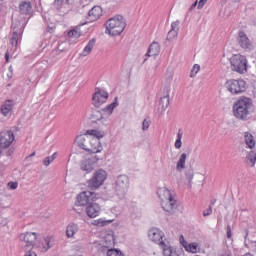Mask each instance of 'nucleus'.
I'll return each mask as SVG.
<instances>
[{
  "label": "nucleus",
  "instance_id": "obj_36",
  "mask_svg": "<svg viewBox=\"0 0 256 256\" xmlns=\"http://www.w3.org/2000/svg\"><path fill=\"white\" fill-rule=\"evenodd\" d=\"M183 138V134L181 133V130H179L178 134H177V139L175 142V148L176 149H181L183 142H181V139Z\"/></svg>",
  "mask_w": 256,
  "mask_h": 256
},
{
  "label": "nucleus",
  "instance_id": "obj_54",
  "mask_svg": "<svg viewBox=\"0 0 256 256\" xmlns=\"http://www.w3.org/2000/svg\"><path fill=\"white\" fill-rule=\"evenodd\" d=\"M197 3L198 1L196 0L190 7V11H193V9H195V7H197Z\"/></svg>",
  "mask_w": 256,
  "mask_h": 256
},
{
  "label": "nucleus",
  "instance_id": "obj_25",
  "mask_svg": "<svg viewBox=\"0 0 256 256\" xmlns=\"http://www.w3.org/2000/svg\"><path fill=\"white\" fill-rule=\"evenodd\" d=\"M244 141L249 149H255V138L250 132L244 133Z\"/></svg>",
  "mask_w": 256,
  "mask_h": 256
},
{
  "label": "nucleus",
  "instance_id": "obj_35",
  "mask_svg": "<svg viewBox=\"0 0 256 256\" xmlns=\"http://www.w3.org/2000/svg\"><path fill=\"white\" fill-rule=\"evenodd\" d=\"M56 157H57V153H54L51 156L46 157L43 161L45 167H49L51 165V163H53V161H55Z\"/></svg>",
  "mask_w": 256,
  "mask_h": 256
},
{
  "label": "nucleus",
  "instance_id": "obj_45",
  "mask_svg": "<svg viewBox=\"0 0 256 256\" xmlns=\"http://www.w3.org/2000/svg\"><path fill=\"white\" fill-rule=\"evenodd\" d=\"M7 187H8V189H11V191H15V189H17V187H19V183L8 182Z\"/></svg>",
  "mask_w": 256,
  "mask_h": 256
},
{
  "label": "nucleus",
  "instance_id": "obj_47",
  "mask_svg": "<svg viewBox=\"0 0 256 256\" xmlns=\"http://www.w3.org/2000/svg\"><path fill=\"white\" fill-rule=\"evenodd\" d=\"M25 255L24 256H37V253L33 251V248L24 249Z\"/></svg>",
  "mask_w": 256,
  "mask_h": 256
},
{
  "label": "nucleus",
  "instance_id": "obj_11",
  "mask_svg": "<svg viewBox=\"0 0 256 256\" xmlns=\"http://www.w3.org/2000/svg\"><path fill=\"white\" fill-rule=\"evenodd\" d=\"M19 239L26 244L23 249H33L35 247V241H37V233L25 232L19 235Z\"/></svg>",
  "mask_w": 256,
  "mask_h": 256
},
{
  "label": "nucleus",
  "instance_id": "obj_7",
  "mask_svg": "<svg viewBox=\"0 0 256 256\" xmlns=\"http://www.w3.org/2000/svg\"><path fill=\"white\" fill-rule=\"evenodd\" d=\"M99 196L97 193L91 191H83L76 197V205L78 207H85L87 208L91 203L97 201Z\"/></svg>",
  "mask_w": 256,
  "mask_h": 256
},
{
  "label": "nucleus",
  "instance_id": "obj_58",
  "mask_svg": "<svg viewBox=\"0 0 256 256\" xmlns=\"http://www.w3.org/2000/svg\"><path fill=\"white\" fill-rule=\"evenodd\" d=\"M29 157H35V152H33L32 154H30L28 157H26V159H29Z\"/></svg>",
  "mask_w": 256,
  "mask_h": 256
},
{
  "label": "nucleus",
  "instance_id": "obj_10",
  "mask_svg": "<svg viewBox=\"0 0 256 256\" xmlns=\"http://www.w3.org/2000/svg\"><path fill=\"white\" fill-rule=\"evenodd\" d=\"M236 39H237V43H238L239 47H241V49H244V51H253V49H254L253 42H251V40H249V37L247 36L245 31L240 30L238 32V36Z\"/></svg>",
  "mask_w": 256,
  "mask_h": 256
},
{
  "label": "nucleus",
  "instance_id": "obj_64",
  "mask_svg": "<svg viewBox=\"0 0 256 256\" xmlns=\"http://www.w3.org/2000/svg\"><path fill=\"white\" fill-rule=\"evenodd\" d=\"M13 29L15 30V24H12Z\"/></svg>",
  "mask_w": 256,
  "mask_h": 256
},
{
  "label": "nucleus",
  "instance_id": "obj_41",
  "mask_svg": "<svg viewBox=\"0 0 256 256\" xmlns=\"http://www.w3.org/2000/svg\"><path fill=\"white\" fill-rule=\"evenodd\" d=\"M197 244H195V243H190L189 245H188V247H186V251L188 252V253H197Z\"/></svg>",
  "mask_w": 256,
  "mask_h": 256
},
{
  "label": "nucleus",
  "instance_id": "obj_29",
  "mask_svg": "<svg viewBox=\"0 0 256 256\" xmlns=\"http://www.w3.org/2000/svg\"><path fill=\"white\" fill-rule=\"evenodd\" d=\"M118 106H119V101L117 97H115L114 101L108 106H106L105 108H103L102 111H104V113H109V115H112L113 111L115 110V107H118Z\"/></svg>",
  "mask_w": 256,
  "mask_h": 256
},
{
  "label": "nucleus",
  "instance_id": "obj_63",
  "mask_svg": "<svg viewBox=\"0 0 256 256\" xmlns=\"http://www.w3.org/2000/svg\"><path fill=\"white\" fill-rule=\"evenodd\" d=\"M2 225H7V220H4V222H2Z\"/></svg>",
  "mask_w": 256,
  "mask_h": 256
},
{
  "label": "nucleus",
  "instance_id": "obj_22",
  "mask_svg": "<svg viewBox=\"0 0 256 256\" xmlns=\"http://www.w3.org/2000/svg\"><path fill=\"white\" fill-rule=\"evenodd\" d=\"M15 106V102L13 100H7L2 106H1V113L4 115V117H7L11 111H13V107Z\"/></svg>",
  "mask_w": 256,
  "mask_h": 256
},
{
  "label": "nucleus",
  "instance_id": "obj_3",
  "mask_svg": "<svg viewBox=\"0 0 256 256\" xmlns=\"http://www.w3.org/2000/svg\"><path fill=\"white\" fill-rule=\"evenodd\" d=\"M105 25L106 33H108V35H111L112 37L121 35L122 32L125 31V27H127L125 18H123V16L121 15L110 18Z\"/></svg>",
  "mask_w": 256,
  "mask_h": 256
},
{
  "label": "nucleus",
  "instance_id": "obj_21",
  "mask_svg": "<svg viewBox=\"0 0 256 256\" xmlns=\"http://www.w3.org/2000/svg\"><path fill=\"white\" fill-rule=\"evenodd\" d=\"M102 15L101 7L94 6L89 12H88V19L89 21H97L99 17Z\"/></svg>",
  "mask_w": 256,
  "mask_h": 256
},
{
  "label": "nucleus",
  "instance_id": "obj_16",
  "mask_svg": "<svg viewBox=\"0 0 256 256\" xmlns=\"http://www.w3.org/2000/svg\"><path fill=\"white\" fill-rule=\"evenodd\" d=\"M87 217L90 219H95V217H99V213H101V206L96 202H93L85 207Z\"/></svg>",
  "mask_w": 256,
  "mask_h": 256
},
{
  "label": "nucleus",
  "instance_id": "obj_28",
  "mask_svg": "<svg viewBox=\"0 0 256 256\" xmlns=\"http://www.w3.org/2000/svg\"><path fill=\"white\" fill-rule=\"evenodd\" d=\"M94 47H95V38H92L91 40H89L88 44L83 49V52H82L83 57H87V55H89L93 51Z\"/></svg>",
  "mask_w": 256,
  "mask_h": 256
},
{
  "label": "nucleus",
  "instance_id": "obj_59",
  "mask_svg": "<svg viewBox=\"0 0 256 256\" xmlns=\"http://www.w3.org/2000/svg\"><path fill=\"white\" fill-rule=\"evenodd\" d=\"M181 241H185V238L183 237V235L180 236V243Z\"/></svg>",
  "mask_w": 256,
  "mask_h": 256
},
{
  "label": "nucleus",
  "instance_id": "obj_27",
  "mask_svg": "<svg viewBox=\"0 0 256 256\" xmlns=\"http://www.w3.org/2000/svg\"><path fill=\"white\" fill-rule=\"evenodd\" d=\"M247 237H249L248 229L245 230L244 245H245V247H247V249H250V251H252L253 253H256V242L255 241H247Z\"/></svg>",
  "mask_w": 256,
  "mask_h": 256
},
{
  "label": "nucleus",
  "instance_id": "obj_5",
  "mask_svg": "<svg viewBox=\"0 0 256 256\" xmlns=\"http://www.w3.org/2000/svg\"><path fill=\"white\" fill-rule=\"evenodd\" d=\"M231 70L243 75L247 73V58L241 54H235L230 58Z\"/></svg>",
  "mask_w": 256,
  "mask_h": 256
},
{
  "label": "nucleus",
  "instance_id": "obj_20",
  "mask_svg": "<svg viewBox=\"0 0 256 256\" xmlns=\"http://www.w3.org/2000/svg\"><path fill=\"white\" fill-rule=\"evenodd\" d=\"M179 20L172 22L171 24V30L168 32L167 35V41H172V39H175L177 35H179Z\"/></svg>",
  "mask_w": 256,
  "mask_h": 256
},
{
  "label": "nucleus",
  "instance_id": "obj_39",
  "mask_svg": "<svg viewBox=\"0 0 256 256\" xmlns=\"http://www.w3.org/2000/svg\"><path fill=\"white\" fill-rule=\"evenodd\" d=\"M107 256H124L123 252L117 249H109L107 251Z\"/></svg>",
  "mask_w": 256,
  "mask_h": 256
},
{
  "label": "nucleus",
  "instance_id": "obj_51",
  "mask_svg": "<svg viewBox=\"0 0 256 256\" xmlns=\"http://www.w3.org/2000/svg\"><path fill=\"white\" fill-rule=\"evenodd\" d=\"M251 86H252L254 95H256V79H253L251 81Z\"/></svg>",
  "mask_w": 256,
  "mask_h": 256
},
{
  "label": "nucleus",
  "instance_id": "obj_23",
  "mask_svg": "<svg viewBox=\"0 0 256 256\" xmlns=\"http://www.w3.org/2000/svg\"><path fill=\"white\" fill-rule=\"evenodd\" d=\"M157 195L162 202L167 199H173V195H171V191H169V189L165 187L159 188L157 191Z\"/></svg>",
  "mask_w": 256,
  "mask_h": 256
},
{
  "label": "nucleus",
  "instance_id": "obj_55",
  "mask_svg": "<svg viewBox=\"0 0 256 256\" xmlns=\"http://www.w3.org/2000/svg\"><path fill=\"white\" fill-rule=\"evenodd\" d=\"M5 61L8 63L9 62V53L5 54Z\"/></svg>",
  "mask_w": 256,
  "mask_h": 256
},
{
  "label": "nucleus",
  "instance_id": "obj_30",
  "mask_svg": "<svg viewBox=\"0 0 256 256\" xmlns=\"http://www.w3.org/2000/svg\"><path fill=\"white\" fill-rule=\"evenodd\" d=\"M77 231H79V227L77 226V224H69L66 228V235L67 237H73V235H75Z\"/></svg>",
  "mask_w": 256,
  "mask_h": 256
},
{
  "label": "nucleus",
  "instance_id": "obj_53",
  "mask_svg": "<svg viewBox=\"0 0 256 256\" xmlns=\"http://www.w3.org/2000/svg\"><path fill=\"white\" fill-rule=\"evenodd\" d=\"M182 247H184L185 251H187V247H189V243H187L185 240L181 241Z\"/></svg>",
  "mask_w": 256,
  "mask_h": 256
},
{
  "label": "nucleus",
  "instance_id": "obj_33",
  "mask_svg": "<svg viewBox=\"0 0 256 256\" xmlns=\"http://www.w3.org/2000/svg\"><path fill=\"white\" fill-rule=\"evenodd\" d=\"M246 162L250 167H255L256 163V152L255 151H250L248 155L246 156Z\"/></svg>",
  "mask_w": 256,
  "mask_h": 256
},
{
  "label": "nucleus",
  "instance_id": "obj_15",
  "mask_svg": "<svg viewBox=\"0 0 256 256\" xmlns=\"http://www.w3.org/2000/svg\"><path fill=\"white\" fill-rule=\"evenodd\" d=\"M171 93V86H165L163 89V96L160 97L159 104H158V110L159 111H165L167 107H169V95Z\"/></svg>",
  "mask_w": 256,
  "mask_h": 256
},
{
  "label": "nucleus",
  "instance_id": "obj_60",
  "mask_svg": "<svg viewBox=\"0 0 256 256\" xmlns=\"http://www.w3.org/2000/svg\"><path fill=\"white\" fill-rule=\"evenodd\" d=\"M3 149H5V148L1 147V145H0V155L3 153Z\"/></svg>",
  "mask_w": 256,
  "mask_h": 256
},
{
  "label": "nucleus",
  "instance_id": "obj_46",
  "mask_svg": "<svg viewBox=\"0 0 256 256\" xmlns=\"http://www.w3.org/2000/svg\"><path fill=\"white\" fill-rule=\"evenodd\" d=\"M151 125V121L145 119L142 123V131H147Z\"/></svg>",
  "mask_w": 256,
  "mask_h": 256
},
{
  "label": "nucleus",
  "instance_id": "obj_12",
  "mask_svg": "<svg viewBox=\"0 0 256 256\" xmlns=\"http://www.w3.org/2000/svg\"><path fill=\"white\" fill-rule=\"evenodd\" d=\"M15 141V134L13 131L7 130L0 132V146L4 149H9Z\"/></svg>",
  "mask_w": 256,
  "mask_h": 256
},
{
  "label": "nucleus",
  "instance_id": "obj_57",
  "mask_svg": "<svg viewBox=\"0 0 256 256\" xmlns=\"http://www.w3.org/2000/svg\"><path fill=\"white\" fill-rule=\"evenodd\" d=\"M217 203V199L211 200L210 205H215Z\"/></svg>",
  "mask_w": 256,
  "mask_h": 256
},
{
  "label": "nucleus",
  "instance_id": "obj_31",
  "mask_svg": "<svg viewBox=\"0 0 256 256\" xmlns=\"http://www.w3.org/2000/svg\"><path fill=\"white\" fill-rule=\"evenodd\" d=\"M185 161H187V154L182 153L176 164L177 171H182L183 169H185Z\"/></svg>",
  "mask_w": 256,
  "mask_h": 256
},
{
  "label": "nucleus",
  "instance_id": "obj_2",
  "mask_svg": "<svg viewBox=\"0 0 256 256\" xmlns=\"http://www.w3.org/2000/svg\"><path fill=\"white\" fill-rule=\"evenodd\" d=\"M78 147L87 151L88 153H101L103 151V145H101V141L97 138H91L89 136H79L77 138Z\"/></svg>",
  "mask_w": 256,
  "mask_h": 256
},
{
  "label": "nucleus",
  "instance_id": "obj_52",
  "mask_svg": "<svg viewBox=\"0 0 256 256\" xmlns=\"http://www.w3.org/2000/svg\"><path fill=\"white\" fill-rule=\"evenodd\" d=\"M54 5H57V7H61L63 5V0H55Z\"/></svg>",
  "mask_w": 256,
  "mask_h": 256
},
{
  "label": "nucleus",
  "instance_id": "obj_61",
  "mask_svg": "<svg viewBox=\"0 0 256 256\" xmlns=\"http://www.w3.org/2000/svg\"><path fill=\"white\" fill-rule=\"evenodd\" d=\"M222 256H231L230 253H225V254H222Z\"/></svg>",
  "mask_w": 256,
  "mask_h": 256
},
{
  "label": "nucleus",
  "instance_id": "obj_43",
  "mask_svg": "<svg viewBox=\"0 0 256 256\" xmlns=\"http://www.w3.org/2000/svg\"><path fill=\"white\" fill-rule=\"evenodd\" d=\"M200 69H201V66H199V64H195L190 72V77H195V75L199 73Z\"/></svg>",
  "mask_w": 256,
  "mask_h": 256
},
{
  "label": "nucleus",
  "instance_id": "obj_40",
  "mask_svg": "<svg viewBox=\"0 0 256 256\" xmlns=\"http://www.w3.org/2000/svg\"><path fill=\"white\" fill-rule=\"evenodd\" d=\"M42 249L43 251H49V249H51L49 238H44L42 240Z\"/></svg>",
  "mask_w": 256,
  "mask_h": 256
},
{
  "label": "nucleus",
  "instance_id": "obj_49",
  "mask_svg": "<svg viewBox=\"0 0 256 256\" xmlns=\"http://www.w3.org/2000/svg\"><path fill=\"white\" fill-rule=\"evenodd\" d=\"M226 235H227V239H231V237L233 236V234H231V226L230 225L227 226Z\"/></svg>",
  "mask_w": 256,
  "mask_h": 256
},
{
  "label": "nucleus",
  "instance_id": "obj_37",
  "mask_svg": "<svg viewBox=\"0 0 256 256\" xmlns=\"http://www.w3.org/2000/svg\"><path fill=\"white\" fill-rule=\"evenodd\" d=\"M111 223H113V220L98 219L96 221V225H98V227H107V225H111Z\"/></svg>",
  "mask_w": 256,
  "mask_h": 256
},
{
  "label": "nucleus",
  "instance_id": "obj_62",
  "mask_svg": "<svg viewBox=\"0 0 256 256\" xmlns=\"http://www.w3.org/2000/svg\"><path fill=\"white\" fill-rule=\"evenodd\" d=\"M252 24L256 26V18L252 21Z\"/></svg>",
  "mask_w": 256,
  "mask_h": 256
},
{
  "label": "nucleus",
  "instance_id": "obj_8",
  "mask_svg": "<svg viewBox=\"0 0 256 256\" xmlns=\"http://www.w3.org/2000/svg\"><path fill=\"white\" fill-rule=\"evenodd\" d=\"M129 189V177L127 175H120L115 181V192L120 199H123L127 195Z\"/></svg>",
  "mask_w": 256,
  "mask_h": 256
},
{
  "label": "nucleus",
  "instance_id": "obj_14",
  "mask_svg": "<svg viewBox=\"0 0 256 256\" xmlns=\"http://www.w3.org/2000/svg\"><path fill=\"white\" fill-rule=\"evenodd\" d=\"M109 99V93L103 91V90H98L94 93L93 98H92V104L94 107L99 109L103 103H105Z\"/></svg>",
  "mask_w": 256,
  "mask_h": 256
},
{
  "label": "nucleus",
  "instance_id": "obj_9",
  "mask_svg": "<svg viewBox=\"0 0 256 256\" xmlns=\"http://www.w3.org/2000/svg\"><path fill=\"white\" fill-rule=\"evenodd\" d=\"M107 179V172L103 169H99L94 172L92 178L88 181V187L90 189H99L105 180Z\"/></svg>",
  "mask_w": 256,
  "mask_h": 256
},
{
  "label": "nucleus",
  "instance_id": "obj_42",
  "mask_svg": "<svg viewBox=\"0 0 256 256\" xmlns=\"http://www.w3.org/2000/svg\"><path fill=\"white\" fill-rule=\"evenodd\" d=\"M185 175H186V179L189 181V183H191V181H193V177H194L193 168L186 170Z\"/></svg>",
  "mask_w": 256,
  "mask_h": 256
},
{
  "label": "nucleus",
  "instance_id": "obj_17",
  "mask_svg": "<svg viewBox=\"0 0 256 256\" xmlns=\"http://www.w3.org/2000/svg\"><path fill=\"white\" fill-rule=\"evenodd\" d=\"M161 207L166 213H170V215H173L175 213V209H177V201L173 198L163 200L161 202Z\"/></svg>",
  "mask_w": 256,
  "mask_h": 256
},
{
  "label": "nucleus",
  "instance_id": "obj_50",
  "mask_svg": "<svg viewBox=\"0 0 256 256\" xmlns=\"http://www.w3.org/2000/svg\"><path fill=\"white\" fill-rule=\"evenodd\" d=\"M205 3H207V0H200L198 3V9H203V7H205Z\"/></svg>",
  "mask_w": 256,
  "mask_h": 256
},
{
  "label": "nucleus",
  "instance_id": "obj_1",
  "mask_svg": "<svg viewBox=\"0 0 256 256\" xmlns=\"http://www.w3.org/2000/svg\"><path fill=\"white\" fill-rule=\"evenodd\" d=\"M253 109V100L241 96L232 106V113L238 121H249Z\"/></svg>",
  "mask_w": 256,
  "mask_h": 256
},
{
  "label": "nucleus",
  "instance_id": "obj_34",
  "mask_svg": "<svg viewBox=\"0 0 256 256\" xmlns=\"http://www.w3.org/2000/svg\"><path fill=\"white\" fill-rule=\"evenodd\" d=\"M90 119H92V121H101V119H103V114H101V111L99 110H92Z\"/></svg>",
  "mask_w": 256,
  "mask_h": 256
},
{
  "label": "nucleus",
  "instance_id": "obj_6",
  "mask_svg": "<svg viewBox=\"0 0 256 256\" xmlns=\"http://www.w3.org/2000/svg\"><path fill=\"white\" fill-rule=\"evenodd\" d=\"M99 161H101V158L96 154L85 156L84 159L80 161V171H83L86 175L93 173Z\"/></svg>",
  "mask_w": 256,
  "mask_h": 256
},
{
  "label": "nucleus",
  "instance_id": "obj_44",
  "mask_svg": "<svg viewBox=\"0 0 256 256\" xmlns=\"http://www.w3.org/2000/svg\"><path fill=\"white\" fill-rule=\"evenodd\" d=\"M68 37H75L77 39L81 37V32H79L77 29L70 30L68 32Z\"/></svg>",
  "mask_w": 256,
  "mask_h": 256
},
{
  "label": "nucleus",
  "instance_id": "obj_48",
  "mask_svg": "<svg viewBox=\"0 0 256 256\" xmlns=\"http://www.w3.org/2000/svg\"><path fill=\"white\" fill-rule=\"evenodd\" d=\"M211 213H213V208H211V205H210L208 209L203 211V217H209Z\"/></svg>",
  "mask_w": 256,
  "mask_h": 256
},
{
  "label": "nucleus",
  "instance_id": "obj_38",
  "mask_svg": "<svg viewBox=\"0 0 256 256\" xmlns=\"http://www.w3.org/2000/svg\"><path fill=\"white\" fill-rule=\"evenodd\" d=\"M161 247L163 249L164 256H173L174 255L173 249L171 247H167V245H165V243H164V246H161Z\"/></svg>",
  "mask_w": 256,
  "mask_h": 256
},
{
  "label": "nucleus",
  "instance_id": "obj_26",
  "mask_svg": "<svg viewBox=\"0 0 256 256\" xmlns=\"http://www.w3.org/2000/svg\"><path fill=\"white\" fill-rule=\"evenodd\" d=\"M85 135H90L91 137H94V139H103L105 137V131L99 130V129H92V130H87Z\"/></svg>",
  "mask_w": 256,
  "mask_h": 256
},
{
  "label": "nucleus",
  "instance_id": "obj_32",
  "mask_svg": "<svg viewBox=\"0 0 256 256\" xmlns=\"http://www.w3.org/2000/svg\"><path fill=\"white\" fill-rule=\"evenodd\" d=\"M20 38H21V32H18L17 30H14L12 32V36H11V39H10V43H11L12 47H17Z\"/></svg>",
  "mask_w": 256,
  "mask_h": 256
},
{
  "label": "nucleus",
  "instance_id": "obj_18",
  "mask_svg": "<svg viewBox=\"0 0 256 256\" xmlns=\"http://www.w3.org/2000/svg\"><path fill=\"white\" fill-rule=\"evenodd\" d=\"M159 53H161V45L154 41L150 44L145 57H157ZM145 61H147V58L144 59V63Z\"/></svg>",
  "mask_w": 256,
  "mask_h": 256
},
{
  "label": "nucleus",
  "instance_id": "obj_13",
  "mask_svg": "<svg viewBox=\"0 0 256 256\" xmlns=\"http://www.w3.org/2000/svg\"><path fill=\"white\" fill-rule=\"evenodd\" d=\"M148 237L153 243H157L160 247H165V242L163 241V237H165V234L163 233V231L157 228H152L148 232Z\"/></svg>",
  "mask_w": 256,
  "mask_h": 256
},
{
  "label": "nucleus",
  "instance_id": "obj_24",
  "mask_svg": "<svg viewBox=\"0 0 256 256\" xmlns=\"http://www.w3.org/2000/svg\"><path fill=\"white\" fill-rule=\"evenodd\" d=\"M33 7L29 1H22L19 4V11L22 15H29L32 11Z\"/></svg>",
  "mask_w": 256,
  "mask_h": 256
},
{
  "label": "nucleus",
  "instance_id": "obj_4",
  "mask_svg": "<svg viewBox=\"0 0 256 256\" xmlns=\"http://www.w3.org/2000/svg\"><path fill=\"white\" fill-rule=\"evenodd\" d=\"M225 88L231 95H241L247 91V82L243 79H230L226 81Z\"/></svg>",
  "mask_w": 256,
  "mask_h": 256
},
{
  "label": "nucleus",
  "instance_id": "obj_56",
  "mask_svg": "<svg viewBox=\"0 0 256 256\" xmlns=\"http://www.w3.org/2000/svg\"><path fill=\"white\" fill-rule=\"evenodd\" d=\"M12 153H13V151L8 150V151L6 152L7 157H11V154H12Z\"/></svg>",
  "mask_w": 256,
  "mask_h": 256
},
{
  "label": "nucleus",
  "instance_id": "obj_19",
  "mask_svg": "<svg viewBox=\"0 0 256 256\" xmlns=\"http://www.w3.org/2000/svg\"><path fill=\"white\" fill-rule=\"evenodd\" d=\"M102 243L104 247H112V245H115V235L113 231H108L104 234Z\"/></svg>",
  "mask_w": 256,
  "mask_h": 256
}]
</instances>
